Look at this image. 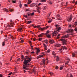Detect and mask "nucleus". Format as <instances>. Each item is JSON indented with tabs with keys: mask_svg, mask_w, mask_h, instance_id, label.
Segmentation results:
<instances>
[{
	"mask_svg": "<svg viewBox=\"0 0 77 77\" xmlns=\"http://www.w3.org/2000/svg\"><path fill=\"white\" fill-rule=\"evenodd\" d=\"M59 50V49L57 51V53H60V51Z\"/></svg>",
	"mask_w": 77,
	"mask_h": 77,
	"instance_id": "obj_41",
	"label": "nucleus"
},
{
	"mask_svg": "<svg viewBox=\"0 0 77 77\" xmlns=\"http://www.w3.org/2000/svg\"><path fill=\"white\" fill-rule=\"evenodd\" d=\"M11 74H12V72H11L10 73H9L8 74V75H11Z\"/></svg>",
	"mask_w": 77,
	"mask_h": 77,
	"instance_id": "obj_39",
	"label": "nucleus"
},
{
	"mask_svg": "<svg viewBox=\"0 0 77 77\" xmlns=\"http://www.w3.org/2000/svg\"><path fill=\"white\" fill-rule=\"evenodd\" d=\"M45 35L47 36V37H50V35L48 34L47 33H45Z\"/></svg>",
	"mask_w": 77,
	"mask_h": 77,
	"instance_id": "obj_26",
	"label": "nucleus"
},
{
	"mask_svg": "<svg viewBox=\"0 0 77 77\" xmlns=\"http://www.w3.org/2000/svg\"><path fill=\"white\" fill-rule=\"evenodd\" d=\"M41 3H39L38 4V6H40V5H41Z\"/></svg>",
	"mask_w": 77,
	"mask_h": 77,
	"instance_id": "obj_53",
	"label": "nucleus"
},
{
	"mask_svg": "<svg viewBox=\"0 0 77 77\" xmlns=\"http://www.w3.org/2000/svg\"><path fill=\"white\" fill-rule=\"evenodd\" d=\"M60 34H58V35L57 36V39H59V38H60Z\"/></svg>",
	"mask_w": 77,
	"mask_h": 77,
	"instance_id": "obj_23",
	"label": "nucleus"
},
{
	"mask_svg": "<svg viewBox=\"0 0 77 77\" xmlns=\"http://www.w3.org/2000/svg\"><path fill=\"white\" fill-rule=\"evenodd\" d=\"M24 6L25 7H28V5H27L26 4H25Z\"/></svg>",
	"mask_w": 77,
	"mask_h": 77,
	"instance_id": "obj_44",
	"label": "nucleus"
},
{
	"mask_svg": "<svg viewBox=\"0 0 77 77\" xmlns=\"http://www.w3.org/2000/svg\"><path fill=\"white\" fill-rule=\"evenodd\" d=\"M37 51L39 52H40V50L39 49L37 48Z\"/></svg>",
	"mask_w": 77,
	"mask_h": 77,
	"instance_id": "obj_40",
	"label": "nucleus"
},
{
	"mask_svg": "<svg viewBox=\"0 0 77 77\" xmlns=\"http://www.w3.org/2000/svg\"><path fill=\"white\" fill-rule=\"evenodd\" d=\"M45 62H43V65H45Z\"/></svg>",
	"mask_w": 77,
	"mask_h": 77,
	"instance_id": "obj_59",
	"label": "nucleus"
},
{
	"mask_svg": "<svg viewBox=\"0 0 77 77\" xmlns=\"http://www.w3.org/2000/svg\"><path fill=\"white\" fill-rule=\"evenodd\" d=\"M26 11H30V9H26Z\"/></svg>",
	"mask_w": 77,
	"mask_h": 77,
	"instance_id": "obj_50",
	"label": "nucleus"
},
{
	"mask_svg": "<svg viewBox=\"0 0 77 77\" xmlns=\"http://www.w3.org/2000/svg\"><path fill=\"white\" fill-rule=\"evenodd\" d=\"M66 40V39L65 38H62L60 40V41H62L63 42L64 41H65Z\"/></svg>",
	"mask_w": 77,
	"mask_h": 77,
	"instance_id": "obj_13",
	"label": "nucleus"
},
{
	"mask_svg": "<svg viewBox=\"0 0 77 77\" xmlns=\"http://www.w3.org/2000/svg\"><path fill=\"white\" fill-rule=\"evenodd\" d=\"M32 3V0H28V4L30 5Z\"/></svg>",
	"mask_w": 77,
	"mask_h": 77,
	"instance_id": "obj_20",
	"label": "nucleus"
},
{
	"mask_svg": "<svg viewBox=\"0 0 77 77\" xmlns=\"http://www.w3.org/2000/svg\"><path fill=\"white\" fill-rule=\"evenodd\" d=\"M17 31L18 32H22V31L23 30V29H22V28H18L17 29Z\"/></svg>",
	"mask_w": 77,
	"mask_h": 77,
	"instance_id": "obj_12",
	"label": "nucleus"
},
{
	"mask_svg": "<svg viewBox=\"0 0 77 77\" xmlns=\"http://www.w3.org/2000/svg\"><path fill=\"white\" fill-rule=\"evenodd\" d=\"M39 52H38V51H36V54H37V55H38V53H39Z\"/></svg>",
	"mask_w": 77,
	"mask_h": 77,
	"instance_id": "obj_57",
	"label": "nucleus"
},
{
	"mask_svg": "<svg viewBox=\"0 0 77 77\" xmlns=\"http://www.w3.org/2000/svg\"><path fill=\"white\" fill-rule=\"evenodd\" d=\"M68 68H69V69H71V68H72V66H71L69 65H68Z\"/></svg>",
	"mask_w": 77,
	"mask_h": 77,
	"instance_id": "obj_22",
	"label": "nucleus"
},
{
	"mask_svg": "<svg viewBox=\"0 0 77 77\" xmlns=\"http://www.w3.org/2000/svg\"><path fill=\"white\" fill-rule=\"evenodd\" d=\"M55 26L56 27L55 28V30L54 31V32L52 33V36H56L58 32H59L60 30L62 29L61 27H59V25H55Z\"/></svg>",
	"mask_w": 77,
	"mask_h": 77,
	"instance_id": "obj_2",
	"label": "nucleus"
},
{
	"mask_svg": "<svg viewBox=\"0 0 77 77\" xmlns=\"http://www.w3.org/2000/svg\"><path fill=\"white\" fill-rule=\"evenodd\" d=\"M75 31H76V32H77V27L75 29Z\"/></svg>",
	"mask_w": 77,
	"mask_h": 77,
	"instance_id": "obj_55",
	"label": "nucleus"
},
{
	"mask_svg": "<svg viewBox=\"0 0 77 77\" xmlns=\"http://www.w3.org/2000/svg\"><path fill=\"white\" fill-rule=\"evenodd\" d=\"M60 16V15H59V14H57V17H59Z\"/></svg>",
	"mask_w": 77,
	"mask_h": 77,
	"instance_id": "obj_58",
	"label": "nucleus"
},
{
	"mask_svg": "<svg viewBox=\"0 0 77 77\" xmlns=\"http://www.w3.org/2000/svg\"><path fill=\"white\" fill-rule=\"evenodd\" d=\"M30 14L31 16H33V15H34V12L30 13Z\"/></svg>",
	"mask_w": 77,
	"mask_h": 77,
	"instance_id": "obj_31",
	"label": "nucleus"
},
{
	"mask_svg": "<svg viewBox=\"0 0 77 77\" xmlns=\"http://www.w3.org/2000/svg\"><path fill=\"white\" fill-rule=\"evenodd\" d=\"M3 77V75L2 74H0V77Z\"/></svg>",
	"mask_w": 77,
	"mask_h": 77,
	"instance_id": "obj_60",
	"label": "nucleus"
},
{
	"mask_svg": "<svg viewBox=\"0 0 77 77\" xmlns=\"http://www.w3.org/2000/svg\"><path fill=\"white\" fill-rule=\"evenodd\" d=\"M50 74H51V75H53V73H52V72H50Z\"/></svg>",
	"mask_w": 77,
	"mask_h": 77,
	"instance_id": "obj_63",
	"label": "nucleus"
},
{
	"mask_svg": "<svg viewBox=\"0 0 77 77\" xmlns=\"http://www.w3.org/2000/svg\"><path fill=\"white\" fill-rule=\"evenodd\" d=\"M23 17H25V18H27V19H28V17H28L27 15H26L24 14V15H23Z\"/></svg>",
	"mask_w": 77,
	"mask_h": 77,
	"instance_id": "obj_25",
	"label": "nucleus"
},
{
	"mask_svg": "<svg viewBox=\"0 0 77 77\" xmlns=\"http://www.w3.org/2000/svg\"><path fill=\"white\" fill-rule=\"evenodd\" d=\"M36 9L37 12H38V13H40L41 12V8L39 7H37Z\"/></svg>",
	"mask_w": 77,
	"mask_h": 77,
	"instance_id": "obj_4",
	"label": "nucleus"
},
{
	"mask_svg": "<svg viewBox=\"0 0 77 77\" xmlns=\"http://www.w3.org/2000/svg\"><path fill=\"white\" fill-rule=\"evenodd\" d=\"M75 5H77V2H76L75 3Z\"/></svg>",
	"mask_w": 77,
	"mask_h": 77,
	"instance_id": "obj_64",
	"label": "nucleus"
},
{
	"mask_svg": "<svg viewBox=\"0 0 77 77\" xmlns=\"http://www.w3.org/2000/svg\"><path fill=\"white\" fill-rule=\"evenodd\" d=\"M72 16L71 14L69 18V19L68 20V22H71V20H72Z\"/></svg>",
	"mask_w": 77,
	"mask_h": 77,
	"instance_id": "obj_6",
	"label": "nucleus"
},
{
	"mask_svg": "<svg viewBox=\"0 0 77 77\" xmlns=\"http://www.w3.org/2000/svg\"><path fill=\"white\" fill-rule=\"evenodd\" d=\"M52 21L51 20H49L48 21V23H51V22Z\"/></svg>",
	"mask_w": 77,
	"mask_h": 77,
	"instance_id": "obj_48",
	"label": "nucleus"
},
{
	"mask_svg": "<svg viewBox=\"0 0 77 77\" xmlns=\"http://www.w3.org/2000/svg\"><path fill=\"white\" fill-rule=\"evenodd\" d=\"M20 60V58H18L17 59V61H19Z\"/></svg>",
	"mask_w": 77,
	"mask_h": 77,
	"instance_id": "obj_62",
	"label": "nucleus"
},
{
	"mask_svg": "<svg viewBox=\"0 0 77 77\" xmlns=\"http://www.w3.org/2000/svg\"><path fill=\"white\" fill-rule=\"evenodd\" d=\"M12 2V3H17V2H16V1H13L12 0L11 1Z\"/></svg>",
	"mask_w": 77,
	"mask_h": 77,
	"instance_id": "obj_33",
	"label": "nucleus"
},
{
	"mask_svg": "<svg viewBox=\"0 0 77 77\" xmlns=\"http://www.w3.org/2000/svg\"><path fill=\"white\" fill-rule=\"evenodd\" d=\"M50 33V31H49V30H48L47 31L46 33H47V34H48V33Z\"/></svg>",
	"mask_w": 77,
	"mask_h": 77,
	"instance_id": "obj_42",
	"label": "nucleus"
},
{
	"mask_svg": "<svg viewBox=\"0 0 77 77\" xmlns=\"http://www.w3.org/2000/svg\"><path fill=\"white\" fill-rule=\"evenodd\" d=\"M23 69L24 72H26V70H29V68L26 67H23ZM25 69L26 70H25Z\"/></svg>",
	"mask_w": 77,
	"mask_h": 77,
	"instance_id": "obj_5",
	"label": "nucleus"
},
{
	"mask_svg": "<svg viewBox=\"0 0 77 77\" xmlns=\"http://www.w3.org/2000/svg\"><path fill=\"white\" fill-rule=\"evenodd\" d=\"M68 32H73V29H68Z\"/></svg>",
	"mask_w": 77,
	"mask_h": 77,
	"instance_id": "obj_19",
	"label": "nucleus"
},
{
	"mask_svg": "<svg viewBox=\"0 0 77 77\" xmlns=\"http://www.w3.org/2000/svg\"><path fill=\"white\" fill-rule=\"evenodd\" d=\"M19 6H20V8H21L22 7V4H21V3H20V4Z\"/></svg>",
	"mask_w": 77,
	"mask_h": 77,
	"instance_id": "obj_46",
	"label": "nucleus"
},
{
	"mask_svg": "<svg viewBox=\"0 0 77 77\" xmlns=\"http://www.w3.org/2000/svg\"><path fill=\"white\" fill-rule=\"evenodd\" d=\"M31 60L32 59L29 57V56H25L23 62V66L24 67H29V65H31V64L29 63V62H30Z\"/></svg>",
	"mask_w": 77,
	"mask_h": 77,
	"instance_id": "obj_1",
	"label": "nucleus"
},
{
	"mask_svg": "<svg viewBox=\"0 0 77 77\" xmlns=\"http://www.w3.org/2000/svg\"><path fill=\"white\" fill-rule=\"evenodd\" d=\"M48 41V40L47 39L45 40V43H46V44H48V42H47Z\"/></svg>",
	"mask_w": 77,
	"mask_h": 77,
	"instance_id": "obj_34",
	"label": "nucleus"
},
{
	"mask_svg": "<svg viewBox=\"0 0 77 77\" xmlns=\"http://www.w3.org/2000/svg\"><path fill=\"white\" fill-rule=\"evenodd\" d=\"M35 5H36V4H35V3H33V4H31L30 6V7H34V6H35Z\"/></svg>",
	"mask_w": 77,
	"mask_h": 77,
	"instance_id": "obj_15",
	"label": "nucleus"
},
{
	"mask_svg": "<svg viewBox=\"0 0 77 77\" xmlns=\"http://www.w3.org/2000/svg\"><path fill=\"white\" fill-rule=\"evenodd\" d=\"M74 8V7H73V6L72 7L68 8V9H72V8Z\"/></svg>",
	"mask_w": 77,
	"mask_h": 77,
	"instance_id": "obj_37",
	"label": "nucleus"
},
{
	"mask_svg": "<svg viewBox=\"0 0 77 77\" xmlns=\"http://www.w3.org/2000/svg\"><path fill=\"white\" fill-rule=\"evenodd\" d=\"M44 9L45 10H47V7H44Z\"/></svg>",
	"mask_w": 77,
	"mask_h": 77,
	"instance_id": "obj_47",
	"label": "nucleus"
},
{
	"mask_svg": "<svg viewBox=\"0 0 77 77\" xmlns=\"http://www.w3.org/2000/svg\"><path fill=\"white\" fill-rule=\"evenodd\" d=\"M4 10L6 11V12H8V9L6 8H4Z\"/></svg>",
	"mask_w": 77,
	"mask_h": 77,
	"instance_id": "obj_30",
	"label": "nucleus"
},
{
	"mask_svg": "<svg viewBox=\"0 0 77 77\" xmlns=\"http://www.w3.org/2000/svg\"><path fill=\"white\" fill-rule=\"evenodd\" d=\"M55 69H59V67L57 66H56V67H55Z\"/></svg>",
	"mask_w": 77,
	"mask_h": 77,
	"instance_id": "obj_45",
	"label": "nucleus"
},
{
	"mask_svg": "<svg viewBox=\"0 0 77 77\" xmlns=\"http://www.w3.org/2000/svg\"><path fill=\"white\" fill-rule=\"evenodd\" d=\"M50 49H48L47 51V53H50Z\"/></svg>",
	"mask_w": 77,
	"mask_h": 77,
	"instance_id": "obj_32",
	"label": "nucleus"
},
{
	"mask_svg": "<svg viewBox=\"0 0 77 77\" xmlns=\"http://www.w3.org/2000/svg\"><path fill=\"white\" fill-rule=\"evenodd\" d=\"M42 38H39V39L38 40L39 41H41V40H42Z\"/></svg>",
	"mask_w": 77,
	"mask_h": 77,
	"instance_id": "obj_36",
	"label": "nucleus"
},
{
	"mask_svg": "<svg viewBox=\"0 0 77 77\" xmlns=\"http://www.w3.org/2000/svg\"><path fill=\"white\" fill-rule=\"evenodd\" d=\"M10 25L9 24L8 25H7V27H8L7 28H8V29H11V28L9 27H11V26H12V27H14V26L13 25H12V24H11Z\"/></svg>",
	"mask_w": 77,
	"mask_h": 77,
	"instance_id": "obj_7",
	"label": "nucleus"
},
{
	"mask_svg": "<svg viewBox=\"0 0 77 77\" xmlns=\"http://www.w3.org/2000/svg\"><path fill=\"white\" fill-rule=\"evenodd\" d=\"M61 38H68V34L63 36Z\"/></svg>",
	"mask_w": 77,
	"mask_h": 77,
	"instance_id": "obj_10",
	"label": "nucleus"
},
{
	"mask_svg": "<svg viewBox=\"0 0 77 77\" xmlns=\"http://www.w3.org/2000/svg\"><path fill=\"white\" fill-rule=\"evenodd\" d=\"M59 57L58 56H57V59H56L57 61H59Z\"/></svg>",
	"mask_w": 77,
	"mask_h": 77,
	"instance_id": "obj_28",
	"label": "nucleus"
},
{
	"mask_svg": "<svg viewBox=\"0 0 77 77\" xmlns=\"http://www.w3.org/2000/svg\"><path fill=\"white\" fill-rule=\"evenodd\" d=\"M40 25L37 26V27L38 28V29L39 30L40 29L41 30H44L45 29H48V26H47L43 28L40 27Z\"/></svg>",
	"mask_w": 77,
	"mask_h": 77,
	"instance_id": "obj_3",
	"label": "nucleus"
},
{
	"mask_svg": "<svg viewBox=\"0 0 77 77\" xmlns=\"http://www.w3.org/2000/svg\"><path fill=\"white\" fill-rule=\"evenodd\" d=\"M9 11H10V12H12V11H13V10L12 9H10Z\"/></svg>",
	"mask_w": 77,
	"mask_h": 77,
	"instance_id": "obj_52",
	"label": "nucleus"
},
{
	"mask_svg": "<svg viewBox=\"0 0 77 77\" xmlns=\"http://www.w3.org/2000/svg\"><path fill=\"white\" fill-rule=\"evenodd\" d=\"M52 54H53V55H54V56L55 57H56V53H55V51H52Z\"/></svg>",
	"mask_w": 77,
	"mask_h": 77,
	"instance_id": "obj_17",
	"label": "nucleus"
},
{
	"mask_svg": "<svg viewBox=\"0 0 77 77\" xmlns=\"http://www.w3.org/2000/svg\"><path fill=\"white\" fill-rule=\"evenodd\" d=\"M12 57H13L12 56H11L10 60V61H11V60L12 59Z\"/></svg>",
	"mask_w": 77,
	"mask_h": 77,
	"instance_id": "obj_56",
	"label": "nucleus"
},
{
	"mask_svg": "<svg viewBox=\"0 0 77 77\" xmlns=\"http://www.w3.org/2000/svg\"><path fill=\"white\" fill-rule=\"evenodd\" d=\"M21 59H24V56L23 55H21Z\"/></svg>",
	"mask_w": 77,
	"mask_h": 77,
	"instance_id": "obj_38",
	"label": "nucleus"
},
{
	"mask_svg": "<svg viewBox=\"0 0 77 77\" xmlns=\"http://www.w3.org/2000/svg\"><path fill=\"white\" fill-rule=\"evenodd\" d=\"M62 49L63 50H64H64H67V48H66L65 46H62Z\"/></svg>",
	"mask_w": 77,
	"mask_h": 77,
	"instance_id": "obj_16",
	"label": "nucleus"
},
{
	"mask_svg": "<svg viewBox=\"0 0 77 77\" xmlns=\"http://www.w3.org/2000/svg\"><path fill=\"white\" fill-rule=\"evenodd\" d=\"M60 46H61L59 44H57L55 45L54 47H55L56 48V47H60Z\"/></svg>",
	"mask_w": 77,
	"mask_h": 77,
	"instance_id": "obj_14",
	"label": "nucleus"
},
{
	"mask_svg": "<svg viewBox=\"0 0 77 77\" xmlns=\"http://www.w3.org/2000/svg\"><path fill=\"white\" fill-rule=\"evenodd\" d=\"M29 42L30 44H31V45H32V44H31V43H32V41H30Z\"/></svg>",
	"mask_w": 77,
	"mask_h": 77,
	"instance_id": "obj_61",
	"label": "nucleus"
},
{
	"mask_svg": "<svg viewBox=\"0 0 77 77\" xmlns=\"http://www.w3.org/2000/svg\"><path fill=\"white\" fill-rule=\"evenodd\" d=\"M44 34L42 33L40 34V35H38V37H42V36H43V35Z\"/></svg>",
	"mask_w": 77,
	"mask_h": 77,
	"instance_id": "obj_21",
	"label": "nucleus"
},
{
	"mask_svg": "<svg viewBox=\"0 0 77 77\" xmlns=\"http://www.w3.org/2000/svg\"><path fill=\"white\" fill-rule=\"evenodd\" d=\"M28 24H30L31 23H32V21H28Z\"/></svg>",
	"mask_w": 77,
	"mask_h": 77,
	"instance_id": "obj_43",
	"label": "nucleus"
},
{
	"mask_svg": "<svg viewBox=\"0 0 77 77\" xmlns=\"http://www.w3.org/2000/svg\"><path fill=\"white\" fill-rule=\"evenodd\" d=\"M5 42H2V46H4V45H5Z\"/></svg>",
	"mask_w": 77,
	"mask_h": 77,
	"instance_id": "obj_29",
	"label": "nucleus"
},
{
	"mask_svg": "<svg viewBox=\"0 0 77 77\" xmlns=\"http://www.w3.org/2000/svg\"><path fill=\"white\" fill-rule=\"evenodd\" d=\"M66 41H67L66 40L65 41H64V42H63V44L64 45V44L65 45L66 44Z\"/></svg>",
	"mask_w": 77,
	"mask_h": 77,
	"instance_id": "obj_27",
	"label": "nucleus"
},
{
	"mask_svg": "<svg viewBox=\"0 0 77 77\" xmlns=\"http://www.w3.org/2000/svg\"><path fill=\"white\" fill-rule=\"evenodd\" d=\"M43 46H44V47L45 48V50H47V45L44 44Z\"/></svg>",
	"mask_w": 77,
	"mask_h": 77,
	"instance_id": "obj_8",
	"label": "nucleus"
},
{
	"mask_svg": "<svg viewBox=\"0 0 77 77\" xmlns=\"http://www.w3.org/2000/svg\"><path fill=\"white\" fill-rule=\"evenodd\" d=\"M45 2H46V0H42V3Z\"/></svg>",
	"mask_w": 77,
	"mask_h": 77,
	"instance_id": "obj_35",
	"label": "nucleus"
},
{
	"mask_svg": "<svg viewBox=\"0 0 77 77\" xmlns=\"http://www.w3.org/2000/svg\"><path fill=\"white\" fill-rule=\"evenodd\" d=\"M23 42H24V40H21V42H20V43H23Z\"/></svg>",
	"mask_w": 77,
	"mask_h": 77,
	"instance_id": "obj_49",
	"label": "nucleus"
},
{
	"mask_svg": "<svg viewBox=\"0 0 77 77\" xmlns=\"http://www.w3.org/2000/svg\"><path fill=\"white\" fill-rule=\"evenodd\" d=\"M72 57H75V54L74 53H73L72 54Z\"/></svg>",
	"mask_w": 77,
	"mask_h": 77,
	"instance_id": "obj_24",
	"label": "nucleus"
},
{
	"mask_svg": "<svg viewBox=\"0 0 77 77\" xmlns=\"http://www.w3.org/2000/svg\"><path fill=\"white\" fill-rule=\"evenodd\" d=\"M33 46H31L30 48V49L32 50H33Z\"/></svg>",
	"mask_w": 77,
	"mask_h": 77,
	"instance_id": "obj_51",
	"label": "nucleus"
},
{
	"mask_svg": "<svg viewBox=\"0 0 77 77\" xmlns=\"http://www.w3.org/2000/svg\"><path fill=\"white\" fill-rule=\"evenodd\" d=\"M43 55H39L37 57V59H39V58H41V57H43Z\"/></svg>",
	"mask_w": 77,
	"mask_h": 77,
	"instance_id": "obj_18",
	"label": "nucleus"
},
{
	"mask_svg": "<svg viewBox=\"0 0 77 77\" xmlns=\"http://www.w3.org/2000/svg\"><path fill=\"white\" fill-rule=\"evenodd\" d=\"M63 67H60V70H62V69H63Z\"/></svg>",
	"mask_w": 77,
	"mask_h": 77,
	"instance_id": "obj_54",
	"label": "nucleus"
},
{
	"mask_svg": "<svg viewBox=\"0 0 77 77\" xmlns=\"http://www.w3.org/2000/svg\"><path fill=\"white\" fill-rule=\"evenodd\" d=\"M49 43H50V44H53L54 43V41L53 40H50L49 41Z\"/></svg>",
	"mask_w": 77,
	"mask_h": 77,
	"instance_id": "obj_9",
	"label": "nucleus"
},
{
	"mask_svg": "<svg viewBox=\"0 0 77 77\" xmlns=\"http://www.w3.org/2000/svg\"><path fill=\"white\" fill-rule=\"evenodd\" d=\"M59 51H60V53H64V50L61 49H59Z\"/></svg>",
	"mask_w": 77,
	"mask_h": 77,
	"instance_id": "obj_11",
	"label": "nucleus"
}]
</instances>
